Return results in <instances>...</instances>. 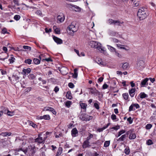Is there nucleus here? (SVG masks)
I'll list each match as a JSON object with an SVG mask.
<instances>
[{"label": "nucleus", "mask_w": 156, "mask_h": 156, "mask_svg": "<svg viewBox=\"0 0 156 156\" xmlns=\"http://www.w3.org/2000/svg\"><path fill=\"white\" fill-rule=\"evenodd\" d=\"M108 23L110 25H115L117 22L116 21V20H114L112 19H109L108 20Z\"/></svg>", "instance_id": "obj_22"}, {"label": "nucleus", "mask_w": 156, "mask_h": 156, "mask_svg": "<svg viewBox=\"0 0 156 156\" xmlns=\"http://www.w3.org/2000/svg\"><path fill=\"white\" fill-rule=\"evenodd\" d=\"M20 18V16L19 15H16L14 17V19L16 20H18Z\"/></svg>", "instance_id": "obj_46"}, {"label": "nucleus", "mask_w": 156, "mask_h": 156, "mask_svg": "<svg viewBox=\"0 0 156 156\" xmlns=\"http://www.w3.org/2000/svg\"><path fill=\"white\" fill-rule=\"evenodd\" d=\"M110 141H106L105 142L104 144V146L105 147H107L110 144Z\"/></svg>", "instance_id": "obj_39"}, {"label": "nucleus", "mask_w": 156, "mask_h": 156, "mask_svg": "<svg viewBox=\"0 0 156 156\" xmlns=\"http://www.w3.org/2000/svg\"><path fill=\"white\" fill-rule=\"evenodd\" d=\"M42 60H43V61L45 60L48 62H52L53 61V60L50 58H46L44 59H43Z\"/></svg>", "instance_id": "obj_51"}, {"label": "nucleus", "mask_w": 156, "mask_h": 156, "mask_svg": "<svg viewBox=\"0 0 156 156\" xmlns=\"http://www.w3.org/2000/svg\"><path fill=\"white\" fill-rule=\"evenodd\" d=\"M122 96L124 99L126 100L128 99L129 98V95L128 93H125L122 94Z\"/></svg>", "instance_id": "obj_30"}, {"label": "nucleus", "mask_w": 156, "mask_h": 156, "mask_svg": "<svg viewBox=\"0 0 156 156\" xmlns=\"http://www.w3.org/2000/svg\"><path fill=\"white\" fill-rule=\"evenodd\" d=\"M32 62V60L30 59H27L25 60L24 62L28 64L29 65Z\"/></svg>", "instance_id": "obj_38"}, {"label": "nucleus", "mask_w": 156, "mask_h": 156, "mask_svg": "<svg viewBox=\"0 0 156 156\" xmlns=\"http://www.w3.org/2000/svg\"><path fill=\"white\" fill-rule=\"evenodd\" d=\"M80 105L81 107V108L84 109H86L87 105L86 104L83 103H80Z\"/></svg>", "instance_id": "obj_37"}, {"label": "nucleus", "mask_w": 156, "mask_h": 156, "mask_svg": "<svg viewBox=\"0 0 156 156\" xmlns=\"http://www.w3.org/2000/svg\"><path fill=\"white\" fill-rule=\"evenodd\" d=\"M140 97L141 98H145L148 97V95L146 94L144 92H141L139 94Z\"/></svg>", "instance_id": "obj_23"}, {"label": "nucleus", "mask_w": 156, "mask_h": 156, "mask_svg": "<svg viewBox=\"0 0 156 156\" xmlns=\"http://www.w3.org/2000/svg\"><path fill=\"white\" fill-rule=\"evenodd\" d=\"M108 86L106 83H105L102 86L103 89H105L108 88Z\"/></svg>", "instance_id": "obj_64"}, {"label": "nucleus", "mask_w": 156, "mask_h": 156, "mask_svg": "<svg viewBox=\"0 0 156 156\" xmlns=\"http://www.w3.org/2000/svg\"><path fill=\"white\" fill-rule=\"evenodd\" d=\"M73 7H74V8H75L74 9V10L75 11L79 12L80 11V8L79 7L77 6L76 5L74 6Z\"/></svg>", "instance_id": "obj_42"}, {"label": "nucleus", "mask_w": 156, "mask_h": 156, "mask_svg": "<svg viewBox=\"0 0 156 156\" xmlns=\"http://www.w3.org/2000/svg\"><path fill=\"white\" fill-rule=\"evenodd\" d=\"M23 48L24 49L29 50H30L31 49V48L30 47L25 45L23 46Z\"/></svg>", "instance_id": "obj_55"}, {"label": "nucleus", "mask_w": 156, "mask_h": 156, "mask_svg": "<svg viewBox=\"0 0 156 156\" xmlns=\"http://www.w3.org/2000/svg\"><path fill=\"white\" fill-rule=\"evenodd\" d=\"M72 104V102L70 101H68L65 103L66 106L68 107H69Z\"/></svg>", "instance_id": "obj_40"}, {"label": "nucleus", "mask_w": 156, "mask_h": 156, "mask_svg": "<svg viewBox=\"0 0 156 156\" xmlns=\"http://www.w3.org/2000/svg\"><path fill=\"white\" fill-rule=\"evenodd\" d=\"M94 106L97 109H98L99 108V107L98 105L96 103H94Z\"/></svg>", "instance_id": "obj_61"}, {"label": "nucleus", "mask_w": 156, "mask_h": 156, "mask_svg": "<svg viewBox=\"0 0 156 156\" xmlns=\"http://www.w3.org/2000/svg\"><path fill=\"white\" fill-rule=\"evenodd\" d=\"M95 62L98 64L101 65L103 66H105L106 65V63L102 61L101 59L99 58H96Z\"/></svg>", "instance_id": "obj_13"}, {"label": "nucleus", "mask_w": 156, "mask_h": 156, "mask_svg": "<svg viewBox=\"0 0 156 156\" xmlns=\"http://www.w3.org/2000/svg\"><path fill=\"white\" fill-rule=\"evenodd\" d=\"M89 89L90 90V93L92 94H94V95H99L100 94V92L98 90H97L96 88L94 89L92 88H90Z\"/></svg>", "instance_id": "obj_11"}, {"label": "nucleus", "mask_w": 156, "mask_h": 156, "mask_svg": "<svg viewBox=\"0 0 156 156\" xmlns=\"http://www.w3.org/2000/svg\"><path fill=\"white\" fill-rule=\"evenodd\" d=\"M8 57L9 55L7 53L2 52L0 54V60L4 61L8 58Z\"/></svg>", "instance_id": "obj_9"}, {"label": "nucleus", "mask_w": 156, "mask_h": 156, "mask_svg": "<svg viewBox=\"0 0 156 156\" xmlns=\"http://www.w3.org/2000/svg\"><path fill=\"white\" fill-rule=\"evenodd\" d=\"M31 69L30 68H28L27 69H23L22 70L24 74L27 75L31 71Z\"/></svg>", "instance_id": "obj_19"}, {"label": "nucleus", "mask_w": 156, "mask_h": 156, "mask_svg": "<svg viewBox=\"0 0 156 156\" xmlns=\"http://www.w3.org/2000/svg\"><path fill=\"white\" fill-rule=\"evenodd\" d=\"M125 153L126 154H129L130 152V150L129 148H126L125 149Z\"/></svg>", "instance_id": "obj_53"}, {"label": "nucleus", "mask_w": 156, "mask_h": 156, "mask_svg": "<svg viewBox=\"0 0 156 156\" xmlns=\"http://www.w3.org/2000/svg\"><path fill=\"white\" fill-rule=\"evenodd\" d=\"M16 151L18 152L20 151H22L27 156H30L31 154L32 155L34 154V148L31 146H28L25 149L21 148L17 149Z\"/></svg>", "instance_id": "obj_3"}, {"label": "nucleus", "mask_w": 156, "mask_h": 156, "mask_svg": "<svg viewBox=\"0 0 156 156\" xmlns=\"http://www.w3.org/2000/svg\"><path fill=\"white\" fill-rule=\"evenodd\" d=\"M116 21L117 22V23H116V24L115 25L118 26H121V24H122L124 23V22L123 21L120 22L119 20H116Z\"/></svg>", "instance_id": "obj_41"}, {"label": "nucleus", "mask_w": 156, "mask_h": 156, "mask_svg": "<svg viewBox=\"0 0 156 156\" xmlns=\"http://www.w3.org/2000/svg\"><path fill=\"white\" fill-rule=\"evenodd\" d=\"M31 89L32 88L31 87H28L25 90V92H28L31 90Z\"/></svg>", "instance_id": "obj_58"}, {"label": "nucleus", "mask_w": 156, "mask_h": 156, "mask_svg": "<svg viewBox=\"0 0 156 156\" xmlns=\"http://www.w3.org/2000/svg\"><path fill=\"white\" fill-rule=\"evenodd\" d=\"M148 15L147 9L145 7H141L138 10L137 16L140 20H143Z\"/></svg>", "instance_id": "obj_1"}, {"label": "nucleus", "mask_w": 156, "mask_h": 156, "mask_svg": "<svg viewBox=\"0 0 156 156\" xmlns=\"http://www.w3.org/2000/svg\"><path fill=\"white\" fill-rule=\"evenodd\" d=\"M29 123L30 125L32 126L34 128H35L37 126V125L32 122H29Z\"/></svg>", "instance_id": "obj_50"}, {"label": "nucleus", "mask_w": 156, "mask_h": 156, "mask_svg": "<svg viewBox=\"0 0 156 156\" xmlns=\"http://www.w3.org/2000/svg\"><path fill=\"white\" fill-rule=\"evenodd\" d=\"M149 80L148 78H146L142 80L140 83L141 86L144 87L147 84V82Z\"/></svg>", "instance_id": "obj_21"}, {"label": "nucleus", "mask_w": 156, "mask_h": 156, "mask_svg": "<svg viewBox=\"0 0 156 156\" xmlns=\"http://www.w3.org/2000/svg\"><path fill=\"white\" fill-rule=\"evenodd\" d=\"M1 109L2 110L1 111L2 112V114L3 113L7 114V115L9 116H12L14 115L13 112L9 111L7 108L4 106H2Z\"/></svg>", "instance_id": "obj_6"}, {"label": "nucleus", "mask_w": 156, "mask_h": 156, "mask_svg": "<svg viewBox=\"0 0 156 156\" xmlns=\"http://www.w3.org/2000/svg\"><path fill=\"white\" fill-rule=\"evenodd\" d=\"M68 86L70 88H73L74 87V84L71 83H69L68 84Z\"/></svg>", "instance_id": "obj_52"}, {"label": "nucleus", "mask_w": 156, "mask_h": 156, "mask_svg": "<svg viewBox=\"0 0 156 156\" xmlns=\"http://www.w3.org/2000/svg\"><path fill=\"white\" fill-rule=\"evenodd\" d=\"M28 78L30 80H33L36 78V76L33 74H30L28 76Z\"/></svg>", "instance_id": "obj_26"}, {"label": "nucleus", "mask_w": 156, "mask_h": 156, "mask_svg": "<svg viewBox=\"0 0 156 156\" xmlns=\"http://www.w3.org/2000/svg\"><path fill=\"white\" fill-rule=\"evenodd\" d=\"M109 124V123H108L106 126H104L103 128L98 129V131L99 132H101L104 129H106L108 127Z\"/></svg>", "instance_id": "obj_33"}, {"label": "nucleus", "mask_w": 156, "mask_h": 156, "mask_svg": "<svg viewBox=\"0 0 156 156\" xmlns=\"http://www.w3.org/2000/svg\"><path fill=\"white\" fill-rule=\"evenodd\" d=\"M42 89L47 90L49 89V87L48 86H42Z\"/></svg>", "instance_id": "obj_56"}, {"label": "nucleus", "mask_w": 156, "mask_h": 156, "mask_svg": "<svg viewBox=\"0 0 156 156\" xmlns=\"http://www.w3.org/2000/svg\"><path fill=\"white\" fill-rule=\"evenodd\" d=\"M146 144L148 145H150L152 144L153 142L151 140L149 139L147 141Z\"/></svg>", "instance_id": "obj_43"}, {"label": "nucleus", "mask_w": 156, "mask_h": 156, "mask_svg": "<svg viewBox=\"0 0 156 156\" xmlns=\"http://www.w3.org/2000/svg\"><path fill=\"white\" fill-rule=\"evenodd\" d=\"M11 134V133L2 132L0 134V135L5 137L6 136H10Z\"/></svg>", "instance_id": "obj_24"}, {"label": "nucleus", "mask_w": 156, "mask_h": 156, "mask_svg": "<svg viewBox=\"0 0 156 156\" xmlns=\"http://www.w3.org/2000/svg\"><path fill=\"white\" fill-rule=\"evenodd\" d=\"M136 137V136L135 133H131L130 134L129 137V138L130 139H134Z\"/></svg>", "instance_id": "obj_28"}, {"label": "nucleus", "mask_w": 156, "mask_h": 156, "mask_svg": "<svg viewBox=\"0 0 156 156\" xmlns=\"http://www.w3.org/2000/svg\"><path fill=\"white\" fill-rule=\"evenodd\" d=\"M90 143L89 141H87L85 140L83 143V148H86L87 147H89L90 146Z\"/></svg>", "instance_id": "obj_18"}, {"label": "nucleus", "mask_w": 156, "mask_h": 156, "mask_svg": "<svg viewBox=\"0 0 156 156\" xmlns=\"http://www.w3.org/2000/svg\"><path fill=\"white\" fill-rule=\"evenodd\" d=\"M13 2L15 4L17 5V6H19L20 4L19 3L18 0H13Z\"/></svg>", "instance_id": "obj_59"}, {"label": "nucleus", "mask_w": 156, "mask_h": 156, "mask_svg": "<svg viewBox=\"0 0 156 156\" xmlns=\"http://www.w3.org/2000/svg\"><path fill=\"white\" fill-rule=\"evenodd\" d=\"M66 96L67 98L71 100L72 98V97L70 92H68Z\"/></svg>", "instance_id": "obj_34"}, {"label": "nucleus", "mask_w": 156, "mask_h": 156, "mask_svg": "<svg viewBox=\"0 0 156 156\" xmlns=\"http://www.w3.org/2000/svg\"><path fill=\"white\" fill-rule=\"evenodd\" d=\"M41 134H40L38 135L37 138L35 139V142H37L38 143L41 144L44 143V141L47 138V136L42 137L40 136Z\"/></svg>", "instance_id": "obj_8"}, {"label": "nucleus", "mask_w": 156, "mask_h": 156, "mask_svg": "<svg viewBox=\"0 0 156 156\" xmlns=\"http://www.w3.org/2000/svg\"><path fill=\"white\" fill-rule=\"evenodd\" d=\"M137 66L138 67V69H141L145 67V63L143 61L140 60L137 63Z\"/></svg>", "instance_id": "obj_10"}, {"label": "nucleus", "mask_w": 156, "mask_h": 156, "mask_svg": "<svg viewBox=\"0 0 156 156\" xmlns=\"http://www.w3.org/2000/svg\"><path fill=\"white\" fill-rule=\"evenodd\" d=\"M65 20V17L63 14L61 15H58L57 16V20L59 21L58 23H60L63 22Z\"/></svg>", "instance_id": "obj_15"}, {"label": "nucleus", "mask_w": 156, "mask_h": 156, "mask_svg": "<svg viewBox=\"0 0 156 156\" xmlns=\"http://www.w3.org/2000/svg\"><path fill=\"white\" fill-rule=\"evenodd\" d=\"M11 5H8V7L9 8L12 9V8L15 9V5H13V2H11Z\"/></svg>", "instance_id": "obj_45"}, {"label": "nucleus", "mask_w": 156, "mask_h": 156, "mask_svg": "<svg viewBox=\"0 0 156 156\" xmlns=\"http://www.w3.org/2000/svg\"><path fill=\"white\" fill-rule=\"evenodd\" d=\"M126 131L123 129H122L118 133V135L117 137H118L120 136L122 134L125 133Z\"/></svg>", "instance_id": "obj_36"}, {"label": "nucleus", "mask_w": 156, "mask_h": 156, "mask_svg": "<svg viewBox=\"0 0 156 156\" xmlns=\"http://www.w3.org/2000/svg\"><path fill=\"white\" fill-rule=\"evenodd\" d=\"M77 70L78 69L77 68H75L74 69V73H70L69 74L72 75V76L73 78H76L78 76Z\"/></svg>", "instance_id": "obj_16"}, {"label": "nucleus", "mask_w": 156, "mask_h": 156, "mask_svg": "<svg viewBox=\"0 0 156 156\" xmlns=\"http://www.w3.org/2000/svg\"><path fill=\"white\" fill-rule=\"evenodd\" d=\"M55 31L56 34H60V30L58 28H56L55 29Z\"/></svg>", "instance_id": "obj_57"}, {"label": "nucleus", "mask_w": 156, "mask_h": 156, "mask_svg": "<svg viewBox=\"0 0 156 156\" xmlns=\"http://www.w3.org/2000/svg\"><path fill=\"white\" fill-rule=\"evenodd\" d=\"M20 78L18 76V74L14 73L12 77H9V79L11 81L14 83H16L19 81Z\"/></svg>", "instance_id": "obj_4"}, {"label": "nucleus", "mask_w": 156, "mask_h": 156, "mask_svg": "<svg viewBox=\"0 0 156 156\" xmlns=\"http://www.w3.org/2000/svg\"><path fill=\"white\" fill-rule=\"evenodd\" d=\"M133 119L131 118H128L127 119V121L129 122V124H131L133 122Z\"/></svg>", "instance_id": "obj_63"}, {"label": "nucleus", "mask_w": 156, "mask_h": 156, "mask_svg": "<svg viewBox=\"0 0 156 156\" xmlns=\"http://www.w3.org/2000/svg\"><path fill=\"white\" fill-rule=\"evenodd\" d=\"M134 4V6L137 7L139 5L140 3L138 1H135L133 2Z\"/></svg>", "instance_id": "obj_54"}, {"label": "nucleus", "mask_w": 156, "mask_h": 156, "mask_svg": "<svg viewBox=\"0 0 156 156\" xmlns=\"http://www.w3.org/2000/svg\"><path fill=\"white\" fill-rule=\"evenodd\" d=\"M152 127V125L151 124H148L146 126V128L147 129H150Z\"/></svg>", "instance_id": "obj_49"}, {"label": "nucleus", "mask_w": 156, "mask_h": 156, "mask_svg": "<svg viewBox=\"0 0 156 156\" xmlns=\"http://www.w3.org/2000/svg\"><path fill=\"white\" fill-rule=\"evenodd\" d=\"M53 38L54 41L58 44H61L62 43V40L61 39L53 36Z\"/></svg>", "instance_id": "obj_12"}, {"label": "nucleus", "mask_w": 156, "mask_h": 156, "mask_svg": "<svg viewBox=\"0 0 156 156\" xmlns=\"http://www.w3.org/2000/svg\"><path fill=\"white\" fill-rule=\"evenodd\" d=\"M62 152V148L61 147H59L58 149L56 156L60 155Z\"/></svg>", "instance_id": "obj_29"}, {"label": "nucleus", "mask_w": 156, "mask_h": 156, "mask_svg": "<svg viewBox=\"0 0 156 156\" xmlns=\"http://www.w3.org/2000/svg\"><path fill=\"white\" fill-rule=\"evenodd\" d=\"M133 103L131 104V105L130 106V107H129V111H133V110H135V109L134 108L133 109Z\"/></svg>", "instance_id": "obj_47"}, {"label": "nucleus", "mask_w": 156, "mask_h": 156, "mask_svg": "<svg viewBox=\"0 0 156 156\" xmlns=\"http://www.w3.org/2000/svg\"><path fill=\"white\" fill-rule=\"evenodd\" d=\"M37 15L41 16L42 14L40 10H37L35 13Z\"/></svg>", "instance_id": "obj_60"}, {"label": "nucleus", "mask_w": 156, "mask_h": 156, "mask_svg": "<svg viewBox=\"0 0 156 156\" xmlns=\"http://www.w3.org/2000/svg\"><path fill=\"white\" fill-rule=\"evenodd\" d=\"M117 46L118 47H119L120 49H125L126 51H128L129 49L128 47L127 46L121 44H117Z\"/></svg>", "instance_id": "obj_20"}, {"label": "nucleus", "mask_w": 156, "mask_h": 156, "mask_svg": "<svg viewBox=\"0 0 156 156\" xmlns=\"http://www.w3.org/2000/svg\"><path fill=\"white\" fill-rule=\"evenodd\" d=\"M0 70L1 71L2 74V75L6 74L7 73V72L5 71L4 70L2 69H1Z\"/></svg>", "instance_id": "obj_62"}, {"label": "nucleus", "mask_w": 156, "mask_h": 156, "mask_svg": "<svg viewBox=\"0 0 156 156\" xmlns=\"http://www.w3.org/2000/svg\"><path fill=\"white\" fill-rule=\"evenodd\" d=\"M136 90L135 88H133L129 90V94L131 97H134Z\"/></svg>", "instance_id": "obj_17"}, {"label": "nucleus", "mask_w": 156, "mask_h": 156, "mask_svg": "<svg viewBox=\"0 0 156 156\" xmlns=\"http://www.w3.org/2000/svg\"><path fill=\"white\" fill-rule=\"evenodd\" d=\"M127 136L126 134H124L121 136L117 140L118 141H123L126 138Z\"/></svg>", "instance_id": "obj_25"}, {"label": "nucleus", "mask_w": 156, "mask_h": 156, "mask_svg": "<svg viewBox=\"0 0 156 156\" xmlns=\"http://www.w3.org/2000/svg\"><path fill=\"white\" fill-rule=\"evenodd\" d=\"M117 34H118V33L113 31H110L109 33V35L112 36H115Z\"/></svg>", "instance_id": "obj_35"}, {"label": "nucleus", "mask_w": 156, "mask_h": 156, "mask_svg": "<svg viewBox=\"0 0 156 156\" xmlns=\"http://www.w3.org/2000/svg\"><path fill=\"white\" fill-rule=\"evenodd\" d=\"M107 46L108 47V49L112 52H115V53H116V52L115 50V49L114 48L112 47V46L107 45Z\"/></svg>", "instance_id": "obj_31"}, {"label": "nucleus", "mask_w": 156, "mask_h": 156, "mask_svg": "<svg viewBox=\"0 0 156 156\" xmlns=\"http://www.w3.org/2000/svg\"><path fill=\"white\" fill-rule=\"evenodd\" d=\"M71 134L73 137H75L78 135V131L76 128L73 129L71 131Z\"/></svg>", "instance_id": "obj_14"}, {"label": "nucleus", "mask_w": 156, "mask_h": 156, "mask_svg": "<svg viewBox=\"0 0 156 156\" xmlns=\"http://www.w3.org/2000/svg\"><path fill=\"white\" fill-rule=\"evenodd\" d=\"M76 22H73L71 24L69 25L67 27V29L69 31H72L73 33L77 31L78 30V28L76 27Z\"/></svg>", "instance_id": "obj_5"}, {"label": "nucleus", "mask_w": 156, "mask_h": 156, "mask_svg": "<svg viewBox=\"0 0 156 156\" xmlns=\"http://www.w3.org/2000/svg\"><path fill=\"white\" fill-rule=\"evenodd\" d=\"M52 108L49 107H46L44 108V111H50L51 110Z\"/></svg>", "instance_id": "obj_44"}, {"label": "nucleus", "mask_w": 156, "mask_h": 156, "mask_svg": "<svg viewBox=\"0 0 156 156\" xmlns=\"http://www.w3.org/2000/svg\"><path fill=\"white\" fill-rule=\"evenodd\" d=\"M88 44L91 48H96L100 52L104 54L105 51L101 48L100 43L97 41H91L88 42Z\"/></svg>", "instance_id": "obj_2"}, {"label": "nucleus", "mask_w": 156, "mask_h": 156, "mask_svg": "<svg viewBox=\"0 0 156 156\" xmlns=\"http://www.w3.org/2000/svg\"><path fill=\"white\" fill-rule=\"evenodd\" d=\"M80 119L82 120L85 121H89L90 119L89 118H80Z\"/></svg>", "instance_id": "obj_48"}, {"label": "nucleus", "mask_w": 156, "mask_h": 156, "mask_svg": "<svg viewBox=\"0 0 156 156\" xmlns=\"http://www.w3.org/2000/svg\"><path fill=\"white\" fill-rule=\"evenodd\" d=\"M11 57L9 59V61L10 63H12L14 62L15 60V59L13 57V55H11Z\"/></svg>", "instance_id": "obj_27"}, {"label": "nucleus", "mask_w": 156, "mask_h": 156, "mask_svg": "<svg viewBox=\"0 0 156 156\" xmlns=\"http://www.w3.org/2000/svg\"><path fill=\"white\" fill-rule=\"evenodd\" d=\"M33 61L35 64H38L40 62V60L37 58H34Z\"/></svg>", "instance_id": "obj_32"}, {"label": "nucleus", "mask_w": 156, "mask_h": 156, "mask_svg": "<svg viewBox=\"0 0 156 156\" xmlns=\"http://www.w3.org/2000/svg\"><path fill=\"white\" fill-rule=\"evenodd\" d=\"M129 66V63L127 62L121 63L119 65V69L122 71L126 70L127 69Z\"/></svg>", "instance_id": "obj_7"}]
</instances>
